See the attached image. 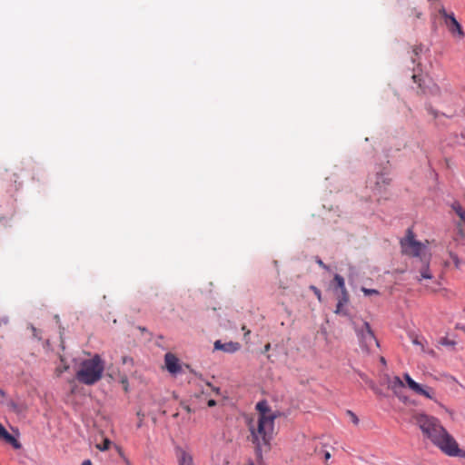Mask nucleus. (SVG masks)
<instances>
[{
	"instance_id": "obj_1",
	"label": "nucleus",
	"mask_w": 465,
	"mask_h": 465,
	"mask_svg": "<svg viewBox=\"0 0 465 465\" xmlns=\"http://www.w3.org/2000/svg\"><path fill=\"white\" fill-rule=\"evenodd\" d=\"M411 421L420 428L423 437L443 453L448 451L450 443H454V438L442 426L438 418L425 413H414Z\"/></svg>"
},
{
	"instance_id": "obj_2",
	"label": "nucleus",
	"mask_w": 465,
	"mask_h": 465,
	"mask_svg": "<svg viewBox=\"0 0 465 465\" xmlns=\"http://www.w3.org/2000/svg\"><path fill=\"white\" fill-rule=\"evenodd\" d=\"M252 442L254 444L255 454L258 460L262 459V454L271 450V441L274 433V420L270 417H257L248 423Z\"/></svg>"
},
{
	"instance_id": "obj_3",
	"label": "nucleus",
	"mask_w": 465,
	"mask_h": 465,
	"mask_svg": "<svg viewBox=\"0 0 465 465\" xmlns=\"http://www.w3.org/2000/svg\"><path fill=\"white\" fill-rule=\"evenodd\" d=\"M104 362L95 354L93 358L84 360L76 371V380L85 385H93L102 379Z\"/></svg>"
},
{
	"instance_id": "obj_4",
	"label": "nucleus",
	"mask_w": 465,
	"mask_h": 465,
	"mask_svg": "<svg viewBox=\"0 0 465 465\" xmlns=\"http://www.w3.org/2000/svg\"><path fill=\"white\" fill-rule=\"evenodd\" d=\"M402 252L407 255L419 257L421 255L426 245L415 240V236L411 229H408L406 237L401 241Z\"/></svg>"
},
{
	"instance_id": "obj_5",
	"label": "nucleus",
	"mask_w": 465,
	"mask_h": 465,
	"mask_svg": "<svg viewBox=\"0 0 465 465\" xmlns=\"http://www.w3.org/2000/svg\"><path fill=\"white\" fill-rule=\"evenodd\" d=\"M361 346L366 351H371L373 349L379 347V342L372 332L371 326L368 322H364L362 328L358 331Z\"/></svg>"
},
{
	"instance_id": "obj_6",
	"label": "nucleus",
	"mask_w": 465,
	"mask_h": 465,
	"mask_svg": "<svg viewBox=\"0 0 465 465\" xmlns=\"http://www.w3.org/2000/svg\"><path fill=\"white\" fill-rule=\"evenodd\" d=\"M403 378L410 390H411L414 393L435 401V391L431 387L420 385V383L416 382L409 373H405Z\"/></svg>"
},
{
	"instance_id": "obj_7",
	"label": "nucleus",
	"mask_w": 465,
	"mask_h": 465,
	"mask_svg": "<svg viewBox=\"0 0 465 465\" xmlns=\"http://www.w3.org/2000/svg\"><path fill=\"white\" fill-rule=\"evenodd\" d=\"M164 362L167 371L172 374H177L181 371L179 359L173 353L167 352L164 356Z\"/></svg>"
},
{
	"instance_id": "obj_8",
	"label": "nucleus",
	"mask_w": 465,
	"mask_h": 465,
	"mask_svg": "<svg viewBox=\"0 0 465 465\" xmlns=\"http://www.w3.org/2000/svg\"><path fill=\"white\" fill-rule=\"evenodd\" d=\"M256 410L258 411V417H270L272 420H275L278 417L277 413L271 410L266 401H259L256 404Z\"/></svg>"
},
{
	"instance_id": "obj_9",
	"label": "nucleus",
	"mask_w": 465,
	"mask_h": 465,
	"mask_svg": "<svg viewBox=\"0 0 465 465\" xmlns=\"http://www.w3.org/2000/svg\"><path fill=\"white\" fill-rule=\"evenodd\" d=\"M446 24L451 34L458 35L459 37H463L464 33L462 31L461 25L452 15H446Z\"/></svg>"
},
{
	"instance_id": "obj_10",
	"label": "nucleus",
	"mask_w": 465,
	"mask_h": 465,
	"mask_svg": "<svg viewBox=\"0 0 465 465\" xmlns=\"http://www.w3.org/2000/svg\"><path fill=\"white\" fill-rule=\"evenodd\" d=\"M214 349L223 351L224 352L232 353L240 349V344L233 341L223 343L221 341H216L214 342Z\"/></svg>"
},
{
	"instance_id": "obj_11",
	"label": "nucleus",
	"mask_w": 465,
	"mask_h": 465,
	"mask_svg": "<svg viewBox=\"0 0 465 465\" xmlns=\"http://www.w3.org/2000/svg\"><path fill=\"white\" fill-rule=\"evenodd\" d=\"M349 298H350V296H349L348 292L340 293V295L338 296V302H337V306H336V310H335L336 314H342V315L348 314L347 310H345L344 307L348 304Z\"/></svg>"
},
{
	"instance_id": "obj_12",
	"label": "nucleus",
	"mask_w": 465,
	"mask_h": 465,
	"mask_svg": "<svg viewBox=\"0 0 465 465\" xmlns=\"http://www.w3.org/2000/svg\"><path fill=\"white\" fill-rule=\"evenodd\" d=\"M0 440H4L5 442L13 445L15 448H19L20 444L17 440L11 435L5 427L0 423Z\"/></svg>"
},
{
	"instance_id": "obj_13",
	"label": "nucleus",
	"mask_w": 465,
	"mask_h": 465,
	"mask_svg": "<svg viewBox=\"0 0 465 465\" xmlns=\"http://www.w3.org/2000/svg\"><path fill=\"white\" fill-rule=\"evenodd\" d=\"M420 262H422V264L420 269V276L417 277V280L419 282H421L422 280H431L433 276L430 272L428 261L425 260L423 262L422 260H420Z\"/></svg>"
},
{
	"instance_id": "obj_14",
	"label": "nucleus",
	"mask_w": 465,
	"mask_h": 465,
	"mask_svg": "<svg viewBox=\"0 0 465 465\" xmlns=\"http://www.w3.org/2000/svg\"><path fill=\"white\" fill-rule=\"evenodd\" d=\"M446 455L450 457H461L465 458V450H462L459 448V444L454 439V443H450L448 451H445Z\"/></svg>"
},
{
	"instance_id": "obj_15",
	"label": "nucleus",
	"mask_w": 465,
	"mask_h": 465,
	"mask_svg": "<svg viewBox=\"0 0 465 465\" xmlns=\"http://www.w3.org/2000/svg\"><path fill=\"white\" fill-rule=\"evenodd\" d=\"M389 184V178L385 177L382 174H377L374 190L377 192V193L381 194L382 193V189Z\"/></svg>"
},
{
	"instance_id": "obj_16",
	"label": "nucleus",
	"mask_w": 465,
	"mask_h": 465,
	"mask_svg": "<svg viewBox=\"0 0 465 465\" xmlns=\"http://www.w3.org/2000/svg\"><path fill=\"white\" fill-rule=\"evenodd\" d=\"M333 283L335 284V288L340 290L341 293L348 292L345 287V282L342 276L340 274H335L333 278Z\"/></svg>"
},
{
	"instance_id": "obj_17",
	"label": "nucleus",
	"mask_w": 465,
	"mask_h": 465,
	"mask_svg": "<svg viewBox=\"0 0 465 465\" xmlns=\"http://www.w3.org/2000/svg\"><path fill=\"white\" fill-rule=\"evenodd\" d=\"M179 465H193L192 456L185 451H181L179 456Z\"/></svg>"
},
{
	"instance_id": "obj_18",
	"label": "nucleus",
	"mask_w": 465,
	"mask_h": 465,
	"mask_svg": "<svg viewBox=\"0 0 465 465\" xmlns=\"http://www.w3.org/2000/svg\"><path fill=\"white\" fill-rule=\"evenodd\" d=\"M450 258L451 259L456 269L462 270V268L465 266V262L460 260L456 253L450 252Z\"/></svg>"
},
{
	"instance_id": "obj_19",
	"label": "nucleus",
	"mask_w": 465,
	"mask_h": 465,
	"mask_svg": "<svg viewBox=\"0 0 465 465\" xmlns=\"http://www.w3.org/2000/svg\"><path fill=\"white\" fill-rule=\"evenodd\" d=\"M451 207L457 215L460 218V220L465 222V210L461 207V205L459 203H454Z\"/></svg>"
},
{
	"instance_id": "obj_20",
	"label": "nucleus",
	"mask_w": 465,
	"mask_h": 465,
	"mask_svg": "<svg viewBox=\"0 0 465 465\" xmlns=\"http://www.w3.org/2000/svg\"><path fill=\"white\" fill-rule=\"evenodd\" d=\"M110 445H111V440L109 439L105 438V439H104L103 443L96 444V448L99 450L104 451V450H109Z\"/></svg>"
},
{
	"instance_id": "obj_21",
	"label": "nucleus",
	"mask_w": 465,
	"mask_h": 465,
	"mask_svg": "<svg viewBox=\"0 0 465 465\" xmlns=\"http://www.w3.org/2000/svg\"><path fill=\"white\" fill-rule=\"evenodd\" d=\"M391 387H392L393 389H395L396 387L402 388V387H404V383H403V381L401 380V378H400V377L395 376V377L393 378Z\"/></svg>"
},
{
	"instance_id": "obj_22",
	"label": "nucleus",
	"mask_w": 465,
	"mask_h": 465,
	"mask_svg": "<svg viewBox=\"0 0 465 465\" xmlns=\"http://www.w3.org/2000/svg\"><path fill=\"white\" fill-rule=\"evenodd\" d=\"M361 292L365 295H372V294L378 295L379 294V292L377 290H375V289H368V288H365V287L361 288Z\"/></svg>"
},
{
	"instance_id": "obj_23",
	"label": "nucleus",
	"mask_w": 465,
	"mask_h": 465,
	"mask_svg": "<svg viewBox=\"0 0 465 465\" xmlns=\"http://www.w3.org/2000/svg\"><path fill=\"white\" fill-rule=\"evenodd\" d=\"M347 414L348 416L351 418V420L355 424L357 425L359 423V419L358 417L356 416L355 413H353L351 411H347Z\"/></svg>"
},
{
	"instance_id": "obj_24",
	"label": "nucleus",
	"mask_w": 465,
	"mask_h": 465,
	"mask_svg": "<svg viewBox=\"0 0 465 465\" xmlns=\"http://www.w3.org/2000/svg\"><path fill=\"white\" fill-rule=\"evenodd\" d=\"M440 344L446 345V346H453V345H455V341H450L448 338H442L440 340Z\"/></svg>"
},
{
	"instance_id": "obj_25",
	"label": "nucleus",
	"mask_w": 465,
	"mask_h": 465,
	"mask_svg": "<svg viewBox=\"0 0 465 465\" xmlns=\"http://www.w3.org/2000/svg\"><path fill=\"white\" fill-rule=\"evenodd\" d=\"M311 289L313 291V292L316 295V297L319 300V302H322V292H321V291L317 287H315V286H311Z\"/></svg>"
},
{
	"instance_id": "obj_26",
	"label": "nucleus",
	"mask_w": 465,
	"mask_h": 465,
	"mask_svg": "<svg viewBox=\"0 0 465 465\" xmlns=\"http://www.w3.org/2000/svg\"><path fill=\"white\" fill-rule=\"evenodd\" d=\"M68 368H69V366L66 364H64L63 367H57L55 370L57 376H60L64 371H67Z\"/></svg>"
},
{
	"instance_id": "obj_27",
	"label": "nucleus",
	"mask_w": 465,
	"mask_h": 465,
	"mask_svg": "<svg viewBox=\"0 0 465 465\" xmlns=\"http://www.w3.org/2000/svg\"><path fill=\"white\" fill-rule=\"evenodd\" d=\"M8 406L15 411V412H20L21 410H20V407L17 403L14 402V401H11Z\"/></svg>"
},
{
	"instance_id": "obj_28",
	"label": "nucleus",
	"mask_w": 465,
	"mask_h": 465,
	"mask_svg": "<svg viewBox=\"0 0 465 465\" xmlns=\"http://www.w3.org/2000/svg\"><path fill=\"white\" fill-rule=\"evenodd\" d=\"M412 80H413V82H414L415 84H418V86H419L420 88H421V78H420V75H418V74H413V75H412Z\"/></svg>"
},
{
	"instance_id": "obj_29",
	"label": "nucleus",
	"mask_w": 465,
	"mask_h": 465,
	"mask_svg": "<svg viewBox=\"0 0 465 465\" xmlns=\"http://www.w3.org/2000/svg\"><path fill=\"white\" fill-rule=\"evenodd\" d=\"M316 262L323 269L325 270H328L329 267L320 259V258H316Z\"/></svg>"
},
{
	"instance_id": "obj_30",
	"label": "nucleus",
	"mask_w": 465,
	"mask_h": 465,
	"mask_svg": "<svg viewBox=\"0 0 465 465\" xmlns=\"http://www.w3.org/2000/svg\"><path fill=\"white\" fill-rule=\"evenodd\" d=\"M421 52V47L420 46H414L413 48V53L415 55H418Z\"/></svg>"
},
{
	"instance_id": "obj_31",
	"label": "nucleus",
	"mask_w": 465,
	"mask_h": 465,
	"mask_svg": "<svg viewBox=\"0 0 465 465\" xmlns=\"http://www.w3.org/2000/svg\"><path fill=\"white\" fill-rule=\"evenodd\" d=\"M207 405L209 407H213L216 405V401L214 400H209L208 402H207Z\"/></svg>"
},
{
	"instance_id": "obj_32",
	"label": "nucleus",
	"mask_w": 465,
	"mask_h": 465,
	"mask_svg": "<svg viewBox=\"0 0 465 465\" xmlns=\"http://www.w3.org/2000/svg\"><path fill=\"white\" fill-rule=\"evenodd\" d=\"M331 458V453L329 451L324 452V460L327 461Z\"/></svg>"
},
{
	"instance_id": "obj_33",
	"label": "nucleus",
	"mask_w": 465,
	"mask_h": 465,
	"mask_svg": "<svg viewBox=\"0 0 465 465\" xmlns=\"http://www.w3.org/2000/svg\"><path fill=\"white\" fill-rule=\"evenodd\" d=\"M428 110L430 114H431L434 117H437V113L435 110H433L432 108H429Z\"/></svg>"
},
{
	"instance_id": "obj_34",
	"label": "nucleus",
	"mask_w": 465,
	"mask_h": 465,
	"mask_svg": "<svg viewBox=\"0 0 465 465\" xmlns=\"http://www.w3.org/2000/svg\"><path fill=\"white\" fill-rule=\"evenodd\" d=\"M82 465H92V462L90 460H84Z\"/></svg>"
},
{
	"instance_id": "obj_35",
	"label": "nucleus",
	"mask_w": 465,
	"mask_h": 465,
	"mask_svg": "<svg viewBox=\"0 0 465 465\" xmlns=\"http://www.w3.org/2000/svg\"><path fill=\"white\" fill-rule=\"evenodd\" d=\"M270 347H271L270 343H267V344L265 345V347H264V351H269V350H270Z\"/></svg>"
},
{
	"instance_id": "obj_36",
	"label": "nucleus",
	"mask_w": 465,
	"mask_h": 465,
	"mask_svg": "<svg viewBox=\"0 0 465 465\" xmlns=\"http://www.w3.org/2000/svg\"><path fill=\"white\" fill-rule=\"evenodd\" d=\"M33 330V332H34V335L35 336H37V331H36V329L35 327L32 328Z\"/></svg>"
},
{
	"instance_id": "obj_37",
	"label": "nucleus",
	"mask_w": 465,
	"mask_h": 465,
	"mask_svg": "<svg viewBox=\"0 0 465 465\" xmlns=\"http://www.w3.org/2000/svg\"><path fill=\"white\" fill-rule=\"evenodd\" d=\"M381 361L383 364H385V363H386L385 359H384L383 357H381Z\"/></svg>"
},
{
	"instance_id": "obj_38",
	"label": "nucleus",
	"mask_w": 465,
	"mask_h": 465,
	"mask_svg": "<svg viewBox=\"0 0 465 465\" xmlns=\"http://www.w3.org/2000/svg\"><path fill=\"white\" fill-rule=\"evenodd\" d=\"M459 233H460V237H463L464 234L461 230H460Z\"/></svg>"
},
{
	"instance_id": "obj_39",
	"label": "nucleus",
	"mask_w": 465,
	"mask_h": 465,
	"mask_svg": "<svg viewBox=\"0 0 465 465\" xmlns=\"http://www.w3.org/2000/svg\"><path fill=\"white\" fill-rule=\"evenodd\" d=\"M413 342H414L415 344H419V341H418L417 340H414V341H413Z\"/></svg>"
}]
</instances>
